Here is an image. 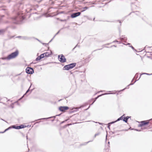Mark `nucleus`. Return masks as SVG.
I'll return each mask as SVG.
<instances>
[{"instance_id":"f257e3e1","label":"nucleus","mask_w":152,"mask_h":152,"mask_svg":"<svg viewBox=\"0 0 152 152\" xmlns=\"http://www.w3.org/2000/svg\"><path fill=\"white\" fill-rule=\"evenodd\" d=\"M25 19L24 17L21 15H19L17 17H15L13 18V19L15 21H14V23L18 24L20 21L23 20Z\"/></svg>"},{"instance_id":"f03ea898","label":"nucleus","mask_w":152,"mask_h":152,"mask_svg":"<svg viewBox=\"0 0 152 152\" xmlns=\"http://www.w3.org/2000/svg\"><path fill=\"white\" fill-rule=\"evenodd\" d=\"M18 50H16L15 52L12 53L8 56H7V60H10L15 58L18 55Z\"/></svg>"},{"instance_id":"7ed1b4c3","label":"nucleus","mask_w":152,"mask_h":152,"mask_svg":"<svg viewBox=\"0 0 152 152\" xmlns=\"http://www.w3.org/2000/svg\"><path fill=\"white\" fill-rule=\"evenodd\" d=\"M58 58L59 61L61 63H64L66 61V60L64 56L62 54L61 55V56L58 55Z\"/></svg>"},{"instance_id":"20e7f679","label":"nucleus","mask_w":152,"mask_h":152,"mask_svg":"<svg viewBox=\"0 0 152 152\" xmlns=\"http://www.w3.org/2000/svg\"><path fill=\"white\" fill-rule=\"evenodd\" d=\"M26 71L27 74H32L34 72L33 69L32 68L30 67H27L26 69Z\"/></svg>"},{"instance_id":"39448f33","label":"nucleus","mask_w":152,"mask_h":152,"mask_svg":"<svg viewBox=\"0 0 152 152\" xmlns=\"http://www.w3.org/2000/svg\"><path fill=\"white\" fill-rule=\"evenodd\" d=\"M69 109V107L67 106H61L59 107V110L62 112H64Z\"/></svg>"},{"instance_id":"423d86ee","label":"nucleus","mask_w":152,"mask_h":152,"mask_svg":"<svg viewBox=\"0 0 152 152\" xmlns=\"http://www.w3.org/2000/svg\"><path fill=\"white\" fill-rule=\"evenodd\" d=\"M25 126L24 125H21L19 126H15L13 125L12 126V128L16 129H20L24 128Z\"/></svg>"},{"instance_id":"0eeeda50","label":"nucleus","mask_w":152,"mask_h":152,"mask_svg":"<svg viewBox=\"0 0 152 152\" xmlns=\"http://www.w3.org/2000/svg\"><path fill=\"white\" fill-rule=\"evenodd\" d=\"M81 13L80 12H78L76 13H72L71 15V17L72 18H75L80 15Z\"/></svg>"},{"instance_id":"6e6552de","label":"nucleus","mask_w":152,"mask_h":152,"mask_svg":"<svg viewBox=\"0 0 152 152\" xmlns=\"http://www.w3.org/2000/svg\"><path fill=\"white\" fill-rule=\"evenodd\" d=\"M69 65H67L63 67V69L64 70H69L71 69Z\"/></svg>"},{"instance_id":"1a4fd4ad","label":"nucleus","mask_w":152,"mask_h":152,"mask_svg":"<svg viewBox=\"0 0 152 152\" xmlns=\"http://www.w3.org/2000/svg\"><path fill=\"white\" fill-rule=\"evenodd\" d=\"M113 94V93H105V94H103L101 95L98 96L97 97H96L95 98V100L94 101V102H93V103L92 104H91V105H92L95 102L96 100V99H97L99 97H100V96H102V95H107V94Z\"/></svg>"},{"instance_id":"9d476101","label":"nucleus","mask_w":152,"mask_h":152,"mask_svg":"<svg viewBox=\"0 0 152 152\" xmlns=\"http://www.w3.org/2000/svg\"><path fill=\"white\" fill-rule=\"evenodd\" d=\"M76 63H73L69 64L70 67L71 69L73 68L76 65Z\"/></svg>"},{"instance_id":"9b49d317","label":"nucleus","mask_w":152,"mask_h":152,"mask_svg":"<svg viewBox=\"0 0 152 152\" xmlns=\"http://www.w3.org/2000/svg\"><path fill=\"white\" fill-rule=\"evenodd\" d=\"M149 123L148 122H147L145 121H142L141 122V126H142L147 125Z\"/></svg>"},{"instance_id":"f8f14e48","label":"nucleus","mask_w":152,"mask_h":152,"mask_svg":"<svg viewBox=\"0 0 152 152\" xmlns=\"http://www.w3.org/2000/svg\"><path fill=\"white\" fill-rule=\"evenodd\" d=\"M129 117V116H127L125 118H124L123 121L125 122H127L128 119Z\"/></svg>"},{"instance_id":"ddd939ff","label":"nucleus","mask_w":152,"mask_h":152,"mask_svg":"<svg viewBox=\"0 0 152 152\" xmlns=\"http://www.w3.org/2000/svg\"><path fill=\"white\" fill-rule=\"evenodd\" d=\"M18 37L21 38V39H24V40L27 39H28L27 37H26L19 36V37Z\"/></svg>"},{"instance_id":"4468645a","label":"nucleus","mask_w":152,"mask_h":152,"mask_svg":"<svg viewBox=\"0 0 152 152\" xmlns=\"http://www.w3.org/2000/svg\"><path fill=\"white\" fill-rule=\"evenodd\" d=\"M45 54V57H48L50 55V54L48 52H46L44 53Z\"/></svg>"},{"instance_id":"2eb2a0df","label":"nucleus","mask_w":152,"mask_h":152,"mask_svg":"<svg viewBox=\"0 0 152 152\" xmlns=\"http://www.w3.org/2000/svg\"><path fill=\"white\" fill-rule=\"evenodd\" d=\"M124 115H123L122 116L119 118L117 119V120L116 121L117 122L118 121H119L120 120H122L123 118V117Z\"/></svg>"},{"instance_id":"dca6fc26","label":"nucleus","mask_w":152,"mask_h":152,"mask_svg":"<svg viewBox=\"0 0 152 152\" xmlns=\"http://www.w3.org/2000/svg\"><path fill=\"white\" fill-rule=\"evenodd\" d=\"M42 58V57L41 56H38L36 59V60L37 61H39L40 59H41Z\"/></svg>"},{"instance_id":"f3484780","label":"nucleus","mask_w":152,"mask_h":152,"mask_svg":"<svg viewBox=\"0 0 152 152\" xmlns=\"http://www.w3.org/2000/svg\"><path fill=\"white\" fill-rule=\"evenodd\" d=\"M59 32V31H58L57 33H56V34L54 35V37H53V38L51 39V40L49 42H51L53 39L54 38V37H55V36L57 35V34H58Z\"/></svg>"},{"instance_id":"a211bd4d","label":"nucleus","mask_w":152,"mask_h":152,"mask_svg":"<svg viewBox=\"0 0 152 152\" xmlns=\"http://www.w3.org/2000/svg\"><path fill=\"white\" fill-rule=\"evenodd\" d=\"M40 56L42 57V58H44L45 57L44 53L42 54Z\"/></svg>"},{"instance_id":"6ab92c4d","label":"nucleus","mask_w":152,"mask_h":152,"mask_svg":"<svg viewBox=\"0 0 152 152\" xmlns=\"http://www.w3.org/2000/svg\"><path fill=\"white\" fill-rule=\"evenodd\" d=\"M100 134L99 133H97L96 134L94 135V137H95L99 135Z\"/></svg>"},{"instance_id":"aec40b11","label":"nucleus","mask_w":152,"mask_h":152,"mask_svg":"<svg viewBox=\"0 0 152 152\" xmlns=\"http://www.w3.org/2000/svg\"><path fill=\"white\" fill-rule=\"evenodd\" d=\"M8 130L7 129H6L4 131V132H0V133H4V132H5L7 131Z\"/></svg>"},{"instance_id":"412c9836","label":"nucleus","mask_w":152,"mask_h":152,"mask_svg":"<svg viewBox=\"0 0 152 152\" xmlns=\"http://www.w3.org/2000/svg\"><path fill=\"white\" fill-rule=\"evenodd\" d=\"M52 117H49V118H44L40 119H48V118H51Z\"/></svg>"},{"instance_id":"4be33fe9","label":"nucleus","mask_w":152,"mask_h":152,"mask_svg":"<svg viewBox=\"0 0 152 152\" xmlns=\"http://www.w3.org/2000/svg\"><path fill=\"white\" fill-rule=\"evenodd\" d=\"M116 122V121H113V122H112L110 123H109V124H114V123H115Z\"/></svg>"},{"instance_id":"5701e85b","label":"nucleus","mask_w":152,"mask_h":152,"mask_svg":"<svg viewBox=\"0 0 152 152\" xmlns=\"http://www.w3.org/2000/svg\"><path fill=\"white\" fill-rule=\"evenodd\" d=\"M90 142V141H88V142H85V143H84L83 144V145H86V144H87L88 143V142Z\"/></svg>"},{"instance_id":"b1692460","label":"nucleus","mask_w":152,"mask_h":152,"mask_svg":"<svg viewBox=\"0 0 152 152\" xmlns=\"http://www.w3.org/2000/svg\"><path fill=\"white\" fill-rule=\"evenodd\" d=\"M126 88H124V89H122V90H120V91H118V92H119L120 91H124V90H125V89H126Z\"/></svg>"},{"instance_id":"393cba45","label":"nucleus","mask_w":152,"mask_h":152,"mask_svg":"<svg viewBox=\"0 0 152 152\" xmlns=\"http://www.w3.org/2000/svg\"><path fill=\"white\" fill-rule=\"evenodd\" d=\"M96 123H99V124L100 125H103V123H99V122H95Z\"/></svg>"},{"instance_id":"a878e982","label":"nucleus","mask_w":152,"mask_h":152,"mask_svg":"<svg viewBox=\"0 0 152 152\" xmlns=\"http://www.w3.org/2000/svg\"><path fill=\"white\" fill-rule=\"evenodd\" d=\"M88 9V7H85L83 8V9L85 10H86Z\"/></svg>"},{"instance_id":"bb28decb","label":"nucleus","mask_w":152,"mask_h":152,"mask_svg":"<svg viewBox=\"0 0 152 152\" xmlns=\"http://www.w3.org/2000/svg\"><path fill=\"white\" fill-rule=\"evenodd\" d=\"M1 59H7V57L6 58H1Z\"/></svg>"},{"instance_id":"cd10ccee","label":"nucleus","mask_w":152,"mask_h":152,"mask_svg":"<svg viewBox=\"0 0 152 152\" xmlns=\"http://www.w3.org/2000/svg\"><path fill=\"white\" fill-rule=\"evenodd\" d=\"M3 30H0V34L3 32Z\"/></svg>"},{"instance_id":"c85d7f7f","label":"nucleus","mask_w":152,"mask_h":152,"mask_svg":"<svg viewBox=\"0 0 152 152\" xmlns=\"http://www.w3.org/2000/svg\"><path fill=\"white\" fill-rule=\"evenodd\" d=\"M12 127H8V128H7V129L8 130L10 129Z\"/></svg>"},{"instance_id":"c756f323","label":"nucleus","mask_w":152,"mask_h":152,"mask_svg":"<svg viewBox=\"0 0 152 152\" xmlns=\"http://www.w3.org/2000/svg\"><path fill=\"white\" fill-rule=\"evenodd\" d=\"M29 91V89H28V90L26 91V94H25L24 95H25V94H26V93H28V92Z\"/></svg>"},{"instance_id":"7c9ffc66","label":"nucleus","mask_w":152,"mask_h":152,"mask_svg":"<svg viewBox=\"0 0 152 152\" xmlns=\"http://www.w3.org/2000/svg\"><path fill=\"white\" fill-rule=\"evenodd\" d=\"M77 46V45L74 48H73V49H72V50L73 51L74 50V49L76 48V47Z\"/></svg>"},{"instance_id":"2f4dec72","label":"nucleus","mask_w":152,"mask_h":152,"mask_svg":"<svg viewBox=\"0 0 152 152\" xmlns=\"http://www.w3.org/2000/svg\"><path fill=\"white\" fill-rule=\"evenodd\" d=\"M146 75H152V74H148V73H147Z\"/></svg>"},{"instance_id":"473e14b6","label":"nucleus","mask_w":152,"mask_h":152,"mask_svg":"<svg viewBox=\"0 0 152 152\" xmlns=\"http://www.w3.org/2000/svg\"><path fill=\"white\" fill-rule=\"evenodd\" d=\"M130 47H131V48H132V49H134V48L132 46H131Z\"/></svg>"},{"instance_id":"72a5a7b5","label":"nucleus","mask_w":152,"mask_h":152,"mask_svg":"<svg viewBox=\"0 0 152 152\" xmlns=\"http://www.w3.org/2000/svg\"><path fill=\"white\" fill-rule=\"evenodd\" d=\"M118 42V41H113V42Z\"/></svg>"},{"instance_id":"f704fd0d","label":"nucleus","mask_w":152,"mask_h":152,"mask_svg":"<svg viewBox=\"0 0 152 152\" xmlns=\"http://www.w3.org/2000/svg\"><path fill=\"white\" fill-rule=\"evenodd\" d=\"M133 83H131L130 84H129L128 86H129L130 85H133Z\"/></svg>"},{"instance_id":"c9c22d12","label":"nucleus","mask_w":152,"mask_h":152,"mask_svg":"<svg viewBox=\"0 0 152 152\" xmlns=\"http://www.w3.org/2000/svg\"><path fill=\"white\" fill-rule=\"evenodd\" d=\"M146 74H147V73H144L142 74H146Z\"/></svg>"},{"instance_id":"e433bc0d","label":"nucleus","mask_w":152,"mask_h":152,"mask_svg":"<svg viewBox=\"0 0 152 152\" xmlns=\"http://www.w3.org/2000/svg\"><path fill=\"white\" fill-rule=\"evenodd\" d=\"M80 107H79V108H75V109H79V108H80Z\"/></svg>"},{"instance_id":"4c0bfd02","label":"nucleus","mask_w":152,"mask_h":152,"mask_svg":"<svg viewBox=\"0 0 152 152\" xmlns=\"http://www.w3.org/2000/svg\"><path fill=\"white\" fill-rule=\"evenodd\" d=\"M61 21H66V20H61Z\"/></svg>"},{"instance_id":"58836bf2","label":"nucleus","mask_w":152,"mask_h":152,"mask_svg":"<svg viewBox=\"0 0 152 152\" xmlns=\"http://www.w3.org/2000/svg\"><path fill=\"white\" fill-rule=\"evenodd\" d=\"M138 12H136V13L137 14L138 13Z\"/></svg>"},{"instance_id":"ea45409f","label":"nucleus","mask_w":152,"mask_h":152,"mask_svg":"<svg viewBox=\"0 0 152 152\" xmlns=\"http://www.w3.org/2000/svg\"><path fill=\"white\" fill-rule=\"evenodd\" d=\"M109 127H110V125H108V128H109Z\"/></svg>"},{"instance_id":"a19ab883","label":"nucleus","mask_w":152,"mask_h":152,"mask_svg":"<svg viewBox=\"0 0 152 152\" xmlns=\"http://www.w3.org/2000/svg\"><path fill=\"white\" fill-rule=\"evenodd\" d=\"M23 96L20 99H21L23 97V96Z\"/></svg>"},{"instance_id":"79ce46f5","label":"nucleus","mask_w":152,"mask_h":152,"mask_svg":"<svg viewBox=\"0 0 152 152\" xmlns=\"http://www.w3.org/2000/svg\"><path fill=\"white\" fill-rule=\"evenodd\" d=\"M113 46H114V47H116V46L115 45H114Z\"/></svg>"},{"instance_id":"37998d69","label":"nucleus","mask_w":152,"mask_h":152,"mask_svg":"<svg viewBox=\"0 0 152 152\" xmlns=\"http://www.w3.org/2000/svg\"><path fill=\"white\" fill-rule=\"evenodd\" d=\"M59 115H56V116H59Z\"/></svg>"},{"instance_id":"c03bdc74","label":"nucleus","mask_w":152,"mask_h":152,"mask_svg":"<svg viewBox=\"0 0 152 152\" xmlns=\"http://www.w3.org/2000/svg\"><path fill=\"white\" fill-rule=\"evenodd\" d=\"M26 138H27V139L28 138H27V136H26Z\"/></svg>"},{"instance_id":"a18cd8bd","label":"nucleus","mask_w":152,"mask_h":152,"mask_svg":"<svg viewBox=\"0 0 152 152\" xmlns=\"http://www.w3.org/2000/svg\"><path fill=\"white\" fill-rule=\"evenodd\" d=\"M84 11V10H83V11H82V12H83V11Z\"/></svg>"},{"instance_id":"49530a36","label":"nucleus","mask_w":152,"mask_h":152,"mask_svg":"<svg viewBox=\"0 0 152 152\" xmlns=\"http://www.w3.org/2000/svg\"><path fill=\"white\" fill-rule=\"evenodd\" d=\"M152 120V118L150 120Z\"/></svg>"},{"instance_id":"de8ad7c7","label":"nucleus","mask_w":152,"mask_h":152,"mask_svg":"<svg viewBox=\"0 0 152 152\" xmlns=\"http://www.w3.org/2000/svg\"><path fill=\"white\" fill-rule=\"evenodd\" d=\"M140 78H139V79L137 80H138L139 79H140Z\"/></svg>"},{"instance_id":"09e8293b","label":"nucleus","mask_w":152,"mask_h":152,"mask_svg":"<svg viewBox=\"0 0 152 152\" xmlns=\"http://www.w3.org/2000/svg\"><path fill=\"white\" fill-rule=\"evenodd\" d=\"M88 108L87 109H86V110H87Z\"/></svg>"},{"instance_id":"8fccbe9b","label":"nucleus","mask_w":152,"mask_h":152,"mask_svg":"<svg viewBox=\"0 0 152 152\" xmlns=\"http://www.w3.org/2000/svg\"><path fill=\"white\" fill-rule=\"evenodd\" d=\"M120 23H121V21H120Z\"/></svg>"}]
</instances>
